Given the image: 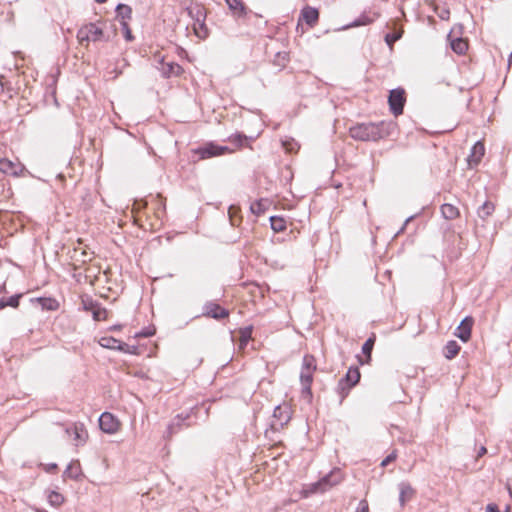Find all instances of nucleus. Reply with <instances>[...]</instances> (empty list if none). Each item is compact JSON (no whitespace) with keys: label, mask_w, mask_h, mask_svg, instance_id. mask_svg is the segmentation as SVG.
I'll return each mask as SVG.
<instances>
[{"label":"nucleus","mask_w":512,"mask_h":512,"mask_svg":"<svg viewBox=\"0 0 512 512\" xmlns=\"http://www.w3.org/2000/svg\"><path fill=\"white\" fill-rule=\"evenodd\" d=\"M390 123H361L350 128V136L360 141H377L390 134Z\"/></svg>","instance_id":"f257e3e1"},{"label":"nucleus","mask_w":512,"mask_h":512,"mask_svg":"<svg viewBox=\"0 0 512 512\" xmlns=\"http://www.w3.org/2000/svg\"><path fill=\"white\" fill-rule=\"evenodd\" d=\"M316 370V360L312 355H305L302 361L300 373V382L302 385L301 398L308 404L312 402L313 394L311 385L313 382V374Z\"/></svg>","instance_id":"f03ea898"},{"label":"nucleus","mask_w":512,"mask_h":512,"mask_svg":"<svg viewBox=\"0 0 512 512\" xmlns=\"http://www.w3.org/2000/svg\"><path fill=\"white\" fill-rule=\"evenodd\" d=\"M77 39L80 44L84 42H98V41H108V38L105 37L104 31L101 27L98 26L97 23L90 22L84 24L77 31Z\"/></svg>","instance_id":"7ed1b4c3"},{"label":"nucleus","mask_w":512,"mask_h":512,"mask_svg":"<svg viewBox=\"0 0 512 512\" xmlns=\"http://www.w3.org/2000/svg\"><path fill=\"white\" fill-rule=\"evenodd\" d=\"M341 481L340 470H334L330 474L325 475L319 481L309 484L305 490L309 494L322 493L337 485Z\"/></svg>","instance_id":"20e7f679"},{"label":"nucleus","mask_w":512,"mask_h":512,"mask_svg":"<svg viewBox=\"0 0 512 512\" xmlns=\"http://www.w3.org/2000/svg\"><path fill=\"white\" fill-rule=\"evenodd\" d=\"M360 380V371L358 367H350L346 375L341 378L337 385V392L340 395L342 402L345 397L349 394V391L354 387Z\"/></svg>","instance_id":"39448f33"},{"label":"nucleus","mask_w":512,"mask_h":512,"mask_svg":"<svg viewBox=\"0 0 512 512\" xmlns=\"http://www.w3.org/2000/svg\"><path fill=\"white\" fill-rule=\"evenodd\" d=\"M406 102L405 90L402 88L392 89L389 92L388 103L391 112L395 115H401Z\"/></svg>","instance_id":"423d86ee"},{"label":"nucleus","mask_w":512,"mask_h":512,"mask_svg":"<svg viewBox=\"0 0 512 512\" xmlns=\"http://www.w3.org/2000/svg\"><path fill=\"white\" fill-rule=\"evenodd\" d=\"M229 310L214 301H207L202 308V316L215 320H222L229 316Z\"/></svg>","instance_id":"0eeeda50"},{"label":"nucleus","mask_w":512,"mask_h":512,"mask_svg":"<svg viewBox=\"0 0 512 512\" xmlns=\"http://www.w3.org/2000/svg\"><path fill=\"white\" fill-rule=\"evenodd\" d=\"M226 152H230V149L227 146L217 145L213 142L207 143L195 150V153L199 155L200 159L223 155Z\"/></svg>","instance_id":"6e6552de"},{"label":"nucleus","mask_w":512,"mask_h":512,"mask_svg":"<svg viewBox=\"0 0 512 512\" xmlns=\"http://www.w3.org/2000/svg\"><path fill=\"white\" fill-rule=\"evenodd\" d=\"M120 421L110 412H104L99 417V427L107 434H114L120 429Z\"/></svg>","instance_id":"1a4fd4ad"},{"label":"nucleus","mask_w":512,"mask_h":512,"mask_svg":"<svg viewBox=\"0 0 512 512\" xmlns=\"http://www.w3.org/2000/svg\"><path fill=\"white\" fill-rule=\"evenodd\" d=\"M24 170V166L20 163L13 162L7 158L0 160V171L3 174L11 176H19Z\"/></svg>","instance_id":"9d476101"},{"label":"nucleus","mask_w":512,"mask_h":512,"mask_svg":"<svg viewBox=\"0 0 512 512\" xmlns=\"http://www.w3.org/2000/svg\"><path fill=\"white\" fill-rule=\"evenodd\" d=\"M99 344L103 348H108L111 350H118L121 352H128L129 350V345L127 343L121 342L112 336L101 337L99 339Z\"/></svg>","instance_id":"9b49d317"},{"label":"nucleus","mask_w":512,"mask_h":512,"mask_svg":"<svg viewBox=\"0 0 512 512\" xmlns=\"http://www.w3.org/2000/svg\"><path fill=\"white\" fill-rule=\"evenodd\" d=\"M474 320L472 317L467 316L465 317L460 325L457 327V332L455 333L456 336L463 342H467L471 337V331L473 326Z\"/></svg>","instance_id":"f8f14e48"},{"label":"nucleus","mask_w":512,"mask_h":512,"mask_svg":"<svg viewBox=\"0 0 512 512\" xmlns=\"http://www.w3.org/2000/svg\"><path fill=\"white\" fill-rule=\"evenodd\" d=\"M186 11L189 15V17L193 20V22H199L206 20V9L202 4L199 3H191L187 8Z\"/></svg>","instance_id":"ddd939ff"},{"label":"nucleus","mask_w":512,"mask_h":512,"mask_svg":"<svg viewBox=\"0 0 512 512\" xmlns=\"http://www.w3.org/2000/svg\"><path fill=\"white\" fill-rule=\"evenodd\" d=\"M67 434L73 433L76 445L84 444L88 438V432L82 423L74 424L73 428L66 429Z\"/></svg>","instance_id":"4468645a"},{"label":"nucleus","mask_w":512,"mask_h":512,"mask_svg":"<svg viewBox=\"0 0 512 512\" xmlns=\"http://www.w3.org/2000/svg\"><path fill=\"white\" fill-rule=\"evenodd\" d=\"M415 489L408 482H401L399 484V503L403 507L408 501L415 496Z\"/></svg>","instance_id":"2eb2a0df"},{"label":"nucleus","mask_w":512,"mask_h":512,"mask_svg":"<svg viewBox=\"0 0 512 512\" xmlns=\"http://www.w3.org/2000/svg\"><path fill=\"white\" fill-rule=\"evenodd\" d=\"M229 10L236 18L245 17L248 13V8L242 0H225Z\"/></svg>","instance_id":"dca6fc26"},{"label":"nucleus","mask_w":512,"mask_h":512,"mask_svg":"<svg viewBox=\"0 0 512 512\" xmlns=\"http://www.w3.org/2000/svg\"><path fill=\"white\" fill-rule=\"evenodd\" d=\"M161 67L159 68L161 74L165 78H169L171 76H179L183 72V68L175 62L165 63L161 61Z\"/></svg>","instance_id":"f3484780"},{"label":"nucleus","mask_w":512,"mask_h":512,"mask_svg":"<svg viewBox=\"0 0 512 512\" xmlns=\"http://www.w3.org/2000/svg\"><path fill=\"white\" fill-rule=\"evenodd\" d=\"M273 417L279 421V425L283 427L291 419V411L287 405H278L273 411Z\"/></svg>","instance_id":"a211bd4d"},{"label":"nucleus","mask_w":512,"mask_h":512,"mask_svg":"<svg viewBox=\"0 0 512 512\" xmlns=\"http://www.w3.org/2000/svg\"><path fill=\"white\" fill-rule=\"evenodd\" d=\"M301 18L306 22L307 25L314 27L319 20V12L316 8L306 6L301 11Z\"/></svg>","instance_id":"6ab92c4d"},{"label":"nucleus","mask_w":512,"mask_h":512,"mask_svg":"<svg viewBox=\"0 0 512 512\" xmlns=\"http://www.w3.org/2000/svg\"><path fill=\"white\" fill-rule=\"evenodd\" d=\"M485 153V147L484 144L481 142H477L474 144L471 150V154L468 157L469 165H477L481 158L484 156Z\"/></svg>","instance_id":"aec40b11"},{"label":"nucleus","mask_w":512,"mask_h":512,"mask_svg":"<svg viewBox=\"0 0 512 512\" xmlns=\"http://www.w3.org/2000/svg\"><path fill=\"white\" fill-rule=\"evenodd\" d=\"M43 310L56 311L59 308V302L52 297H39L34 300Z\"/></svg>","instance_id":"412c9836"},{"label":"nucleus","mask_w":512,"mask_h":512,"mask_svg":"<svg viewBox=\"0 0 512 512\" xmlns=\"http://www.w3.org/2000/svg\"><path fill=\"white\" fill-rule=\"evenodd\" d=\"M441 214L446 220H454L460 216L458 207L450 203H445L440 207Z\"/></svg>","instance_id":"4be33fe9"},{"label":"nucleus","mask_w":512,"mask_h":512,"mask_svg":"<svg viewBox=\"0 0 512 512\" xmlns=\"http://www.w3.org/2000/svg\"><path fill=\"white\" fill-rule=\"evenodd\" d=\"M64 477L77 480L81 476V467L78 461L71 462L63 473Z\"/></svg>","instance_id":"5701e85b"},{"label":"nucleus","mask_w":512,"mask_h":512,"mask_svg":"<svg viewBox=\"0 0 512 512\" xmlns=\"http://www.w3.org/2000/svg\"><path fill=\"white\" fill-rule=\"evenodd\" d=\"M23 294L18 293L8 298L2 297L0 298V310L6 307L17 308L19 306V301L22 298Z\"/></svg>","instance_id":"b1692460"},{"label":"nucleus","mask_w":512,"mask_h":512,"mask_svg":"<svg viewBox=\"0 0 512 512\" xmlns=\"http://www.w3.org/2000/svg\"><path fill=\"white\" fill-rule=\"evenodd\" d=\"M495 211V205L491 201H485L477 210V215L486 220Z\"/></svg>","instance_id":"393cba45"},{"label":"nucleus","mask_w":512,"mask_h":512,"mask_svg":"<svg viewBox=\"0 0 512 512\" xmlns=\"http://www.w3.org/2000/svg\"><path fill=\"white\" fill-rule=\"evenodd\" d=\"M184 421V418H181L180 415H178L167 427V431L165 434V438L170 439L174 434H176L182 427V423Z\"/></svg>","instance_id":"a878e982"},{"label":"nucleus","mask_w":512,"mask_h":512,"mask_svg":"<svg viewBox=\"0 0 512 512\" xmlns=\"http://www.w3.org/2000/svg\"><path fill=\"white\" fill-rule=\"evenodd\" d=\"M459 351H460L459 344L456 341L451 340V341H448L444 347V356L447 359H453L454 357L457 356Z\"/></svg>","instance_id":"bb28decb"},{"label":"nucleus","mask_w":512,"mask_h":512,"mask_svg":"<svg viewBox=\"0 0 512 512\" xmlns=\"http://www.w3.org/2000/svg\"><path fill=\"white\" fill-rule=\"evenodd\" d=\"M193 30H194V33L195 35L199 38V39H206L209 35V29L205 23V21H197V22H193Z\"/></svg>","instance_id":"cd10ccee"},{"label":"nucleus","mask_w":512,"mask_h":512,"mask_svg":"<svg viewBox=\"0 0 512 512\" xmlns=\"http://www.w3.org/2000/svg\"><path fill=\"white\" fill-rule=\"evenodd\" d=\"M451 49L458 55H463L468 49V43L463 38H456L451 41Z\"/></svg>","instance_id":"c85d7f7f"},{"label":"nucleus","mask_w":512,"mask_h":512,"mask_svg":"<svg viewBox=\"0 0 512 512\" xmlns=\"http://www.w3.org/2000/svg\"><path fill=\"white\" fill-rule=\"evenodd\" d=\"M132 9L130 6L126 4H118L116 7V17L120 19V21H126L127 19H131Z\"/></svg>","instance_id":"c756f323"},{"label":"nucleus","mask_w":512,"mask_h":512,"mask_svg":"<svg viewBox=\"0 0 512 512\" xmlns=\"http://www.w3.org/2000/svg\"><path fill=\"white\" fill-rule=\"evenodd\" d=\"M47 499H48L49 504L53 507H59L65 501L64 496L61 493L54 491V490L48 491Z\"/></svg>","instance_id":"7c9ffc66"},{"label":"nucleus","mask_w":512,"mask_h":512,"mask_svg":"<svg viewBox=\"0 0 512 512\" xmlns=\"http://www.w3.org/2000/svg\"><path fill=\"white\" fill-rule=\"evenodd\" d=\"M289 60H290L289 53L286 51H280L275 54L272 62L275 66L282 69V68L286 67Z\"/></svg>","instance_id":"2f4dec72"},{"label":"nucleus","mask_w":512,"mask_h":512,"mask_svg":"<svg viewBox=\"0 0 512 512\" xmlns=\"http://www.w3.org/2000/svg\"><path fill=\"white\" fill-rule=\"evenodd\" d=\"M240 208L237 206H230L228 210L229 220L232 226H239L241 223V216L239 215Z\"/></svg>","instance_id":"473e14b6"},{"label":"nucleus","mask_w":512,"mask_h":512,"mask_svg":"<svg viewBox=\"0 0 512 512\" xmlns=\"http://www.w3.org/2000/svg\"><path fill=\"white\" fill-rule=\"evenodd\" d=\"M270 224H271V228L275 232H282L286 229V221L282 217L271 216Z\"/></svg>","instance_id":"72a5a7b5"},{"label":"nucleus","mask_w":512,"mask_h":512,"mask_svg":"<svg viewBox=\"0 0 512 512\" xmlns=\"http://www.w3.org/2000/svg\"><path fill=\"white\" fill-rule=\"evenodd\" d=\"M376 341L375 334H372L363 344L362 346V352L365 356H367L369 359L371 358V353L374 347Z\"/></svg>","instance_id":"f704fd0d"},{"label":"nucleus","mask_w":512,"mask_h":512,"mask_svg":"<svg viewBox=\"0 0 512 512\" xmlns=\"http://www.w3.org/2000/svg\"><path fill=\"white\" fill-rule=\"evenodd\" d=\"M403 29L400 28L399 30H396L392 33H388L385 35V42L387 43V45L389 47H392L394 45V43L396 41H398L399 39H401L402 35H403Z\"/></svg>","instance_id":"c9c22d12"},{"label":"nucleus","mask_w":512,"mask_h":512,"mask_svg":"<svg viewBox=\"0 0 512 512\" xmlns=\"http://www.w3.org/2000/svg\"><path fill=\"white\" fill-rule=\"evenodd\" d=\"M108 315V311L101 307L99 304L96 305L92 312V317L95 321L106 320Z\"/></svg>","instance_id":"e433bc0d"},{"label":"nucleus","mask_w":512,"mask_h":512,"mask_svg":"<svg viewBox=\"0 0 512 512\" xmlns=\"http://www.w3.org/2000/svg\"><path fill=\"white\" fill-rule=\"evenodd\" d=\"M252 326H247L240 329V343L241 345H246L247 342L251 339L252 335Z\"/></svg>","instance_id":"4c0bfd02"},{"label":"nucleus","mask_w":512,"mask_h":512,"mask_svg":"<svg viewBox=\"0 0 512 512\" xmlns=\"http://www.w3.org/2000/svg\"><path fill=\"white\" fill-rule=\"evenodd\" d=\"M247 140L248 138L244 134H235L229 137V141L238 147L243 146Z\"/></svg>","instance_id":"58836bf2"},{"label":"nucleus","mask_w":512,"mask_h":512,"mask_svg":"<svg viewBox=\"0 0 512 512\" xmlns=\"http://www.w3.org/2000/svg\"><path fill=\"white\" fill-rule=\"evenodd\" d=\"M122 30L124 31V37L126 41L131 42L134 37L132 35L131 29L129 27V24L126 21H120Z\"/></svg>","instance_id":"ea45409f"},{"label":"nucleus","mask_w":512,"mask_h":512,"mask_svg":"<svg viewBox=\"0 0 512 512\" xmlns=\"http://www.w3.org/2000/svg\"><path fill=\"white\" fill-rule=\"evenodd\" d=\"M250 210L255 215H260L264 212L265 208L261 201H255L251 204Z\"/></svg>","instance_id":"a19ab883"},{"label":"nucleus","mask_w":512,"mask_h":512,"mask_svg":"<svg viewBox=\"0 0 512 512\" xmlns=\"http://www.w3.org/2000/svg\"><path fill=\"white\" fill-rule=\"evenodd\" d=\"M283 146L284 148L289 151V152H293L294 150H296V146H297V143L294 142L293 139L291 140H285L283 141Z\"/></svg>","instance_id":"79ce46f5"},{"label":"nucleus","mask_w":512,"mask_h":512,"mask_svg":"<svg viewBox=\"0 0 512 512\" xmlns=\"http://www.w3.org/2000/svg\"><path fill=\"white\" fill-rule=\"evenodd\" d=\"M396 457H397V454L395 451H393L385 459L382 460L381 466L386 467L389 463L393 462L396 459Z\"/></svg>","instance_id":"37998d69"},{"label":"nucleus","mask_w":512,"mask_h":512,"mask_svg":"<svg viewBox=\"0 0 512 512\" xmlns=\"http://www.w3.org/2000/svg\"><path fill=\"white\" fill-rule=\"evenodd\" d=\"M372 21H373V19H370V18H368L367 16H362V17L358 18V19L354 22V25H355V26L367 25V24L371 23Z\"/></svg>","instance_id":"c03bdc74"},{"label":"nucleus","mask_w":512,"mask_h":512,"mask_svg":"<svg viewBox=\"0 0 512 512\" xmlns=\"http://www.w3.org/2000/svg\"><path fill=\"white\" fill-rule=\"evenodd\" d=\"M98 303L94 302L93 300L89 301H83V307L85 311H91L93 312L94 308L96 307Z\"/></svg>","instance_id":"a18cd8bd"},{"label":"nucleus","mask_w":512,"mask_h":512,"mask_svg":"<svg viewBox=\"0 0 512 512\" xmlns=\"http://www.w3.org/2000/svg\"><path fill=\"white\" fill-rule=\"evenodd\" d=\"M356 512H369V505L366 500H361Z\"/></svg>","instance_id":"49530a36"},{"label":"nucleus","mask_w":512,"mask_h":512,"mask_svg":"<svg viewBox=\"0 0 512 512\" xmlns=\"http://www.w3.org/2000/svg\"><path fill=\"white\" fill-rule=\"evenodd\" d=\"M486 512H501L498 506L494 503H490L486 507Z\"/></svg>","instance_id":"de8ad7c7"},{"label":"nucleus","mask_w":512,"mask_h":512,"mask_svg":"<svg viewBox=\"0 0 512 512\" xmlns=\"http://www.w3.org/2000/svg\"><path fill=\"white\" fill-rule=\"evenodd\" d=\"M438 15L442 20H448L450 17V11L448 9H443Z\"/></svg>","instance_id":"09e8293b"},{"label":"nucleus","mask_w":512,"mask_h":512,"mask_svg":"<svg viewBox=\"0 0 512 512\" xmlns=\"http://www.w3.org/2000/svg\"><path fill=\"white\" fill-rule=\"evenodd\" d=\"M413 218H414V216H410V217H408V218L405 220V222H404L403 226L401 227V229H400L399 233H401V232H403V231L405 230V228H406L407 224H408V223H409Z\"/></svg>","instance_id":"8fccbe9b"},{"label":"nucleus","mask_w":512,"mask_h":512,"mask_svg":"<svg viewBox=\"0 0 512 512\" xmlns=\"http://www.w3.org/2000/svg\"><path fill=\"white\" fill-rule=\"evenodd\" d=\"M5 83L3 82V77L0 78V94L5 92Z\"/></svg>","instance_id":"3c124183"},{"label":"nucleus","mask_w":512,"mask_h":512,"mask_svg":"<svg viewBox=\"0 0 512 512\" xmlns=\"http://www.w3.org/2000/svg\"><path fill=\"white\" fill-rule=\"evenodd\" d=\"M486 452H487V449L484 446H482L478 452V457L483 456Z\"/></svg>","instance_id":"603ef678"},{"label":"nucleus","mask_w":512,"mask_h":512,"mask_svg":"<svg viewBox=\"0 0 512 512\" xmlns=\"http://www.w3.org/2000/svg\"><path fill=\"white\" fill-rule=\"evenodd\" d=\"M55 469H57V464L53 463V464L48 465L47 471L50 472V471H53Z\"/></svg>","instance_id":"864d4df0"},{"label":"nucleus","mask_w":512,"mask_h":512,"mask_svg":"<svg viewBox=\"0 0 512 512\" xmlns=\"http://www.w3.org/2000/svg\"><path fill=\"white\" fill-rule=\"evenodd\" d=\"M153 333L152 332H141L138 334V336H142V337H149L151 336Z\"/></svg>","instance_id":"5fc2aeb1"},{"label":"nucleus","mask_w":512,"mask_h":512,"mask_svg":"<svg viewBox=\"0 0 512 512\" xmlns=\"http://www.w3.org/2000/svg\"><path fill=\"white\" fill-rule=\"evenodd\" d=\"M107 0H95V2L99 3V4H103L105 3Z\"/></svg>","instance_id":"6e6d98bb"},{"label":"nucleus","mask_w":512,"mask_h":512,"mask_svg":"<svg viewBox=\"0 0 512 512\" xmlns=\"http://www.w3.org/2000/svg\"><path fill=\"white\" fill-rule=\"evenodd\" d=\"M10 92V89H7V93H8V98H11V94L9 93Z\"/></svg>","instance_id":"4d7b16f0"},{"label":"nucleus","mask_w":512,"mask_h":512,"mask_svg":"<svg viewBox=\"0 0 512 512\" xmlns=\"http://www.w3.org/2000/svg\"><path fill=\"white\" fill-rule=\"evenodd\" d=\"M112 329L113 330H118V329H120V326H114Z\"/></svg>","instance_id":"13d9d810"},{"label":"nucleus","mask_w":512,"mask_h":512,"mask_svg":"<svg viewBox=\"0 0 512 512\" xmlns=\"http://www.w3.org/2000/svg\"><path fill=\"white\" fill-rule=\"evenodd\" d=\"M5 290V286L0 287V292H3Z\"/></svg>","instance_id":"bf43d9fd"},{"label":"nucleus","mask_w":512,"mask_h":512,"mask_svg":"<svg viewBox=\"0 0 512 512\" xmlns=\"http://www.w3.org/2000/svg\"><path fill=\"white\" fill-rule=\"evenodd\" d=\"M511 60H512V54L509 57V63L511 62Z\"/></svg>","instance_id":"052dcab7"}]
</instances>
